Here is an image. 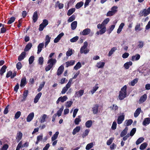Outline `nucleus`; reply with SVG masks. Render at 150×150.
Wrapping results in <instances>:
<instances>
[{"label":"nucleus","instance_id":"de8ad7c7","mask_svg":"<svg viewBox=\"0 0 150 150\" xmlns=\"http://www.w3.org/2000/svg\"><path fill=\"white\" fill-rule=\"evenodd\" d=\"M81 66V63L80 62H78L74 67V69L76 70L80 69Z\"/></svg>","mask_w":150,"mask_h":150},{"label":"nucleus","instance_id":"20e7f679","mask_svg":"<svg viewBox=\"0 0 150 150\" xmlns=\"http://www.w3.org/2000/svg\"><path fill=\"white\" fill-rule=\"evenodd\" d=\"M72 81V79H70L68 83L63 88L61 91V93L62 94H64L68 90L69 88L70 87Z\"/></svg>","mask_w":150,"mask_h":150},{"label":"nucleus","instance_id":"864d4df0","mask_svg":"<svg viewBox=\"0 0 150 150\" xmlns=\"http://www.w3.org/2000/svg\"><path fill=\"white\" fill-rule=\"evenodd\" d=\"M115 27V25H112L109 27V29L108 30V31L109 34H110L114 29Z\"/></svg>","mask_w":150,"mask_h":150},{"label":"nucleus","instance_id":"7ed1b4c3","mask_svg":"<svg viewBox=\"0 0 150 150\" xmlns=\"http://www.w3.org/2000/svg\"><path fill=\"white\" fill-rule=\"evenodd\" d=\"M88 45V42L86 41L85 42L83 43V46L80 49V52L81 54L84 53L85 54H86L89 52V50L87 49Z\"/></svg>","mask_w":150,"mask_h":150},{"label":"nucleus","instance_id":"aec40b11","mask_svg":"<svg viewBox=\"0 0 150 150\" xmlns=\"http://www.w3.org/2000/svg\"><path fill=\"white\" fill-rule=\"evenodd\" d=\"M64 70V66L61 65L60 66L57 70V74L59 76L63 72Z\"/></svg>","mask_w":150,"mask_h":150},{"label":"nucleus","instance_id":"e2e57ef3","mask_svg":"<svg viewBox=\"0 0 150 150\" xmlns=\"http://www.w3.org/2000/svg\"><path fill=\"white\" fill-rule=\"evenodd\" d=\"M34 60V57L33 56H31L29 59V62L30 64H31L33 62Z\"/></svg>","mask_w":150,"mask_h":150},{"label":"nucleus","instance_id":"1a4fd4ad","mask_svg":"<svg viewBox=\"0 0 150 150\" xmlns=\"http://www.w3.org/2000/svg\"><path fill=\"white\" fill-rule=\"evenodd\" d=\"M147 96L146 94H144L143 95L141 96L140 99L139 100V104L144 102L146 99Z\"/></svg>","mask_w":150,"mask_h":150},{"label":"nucleus","instance_id":"c03bdc74","mask_svg":"<svg viewBox=\"0 0 150 150\" xmlns=\"http://www.w3.org/2000/svg\"><path fill=\"white\" fill-rule=\"evenodd\" d=\"M64 108L63 106H62L61 108L57 111V113L56 114L58 117H59L61 115Z\"/></svg>","mask_w":150,"mask_h":150},{"label":"nucleus","instance_id":"a19ab883","mask_svg":"<svg viewBox=\"0 0 150 150\" xmlns=\"http://www.w3.org/2000/svg\"><path fill=\"white\" fill-rule=\"evenodd\" d=\"M47 115L44 114L41 116L40 117V122L41 123H43L45 122L46 118L47 117Z\"/></svg>","mask_w":150,"mask_h":150},{"label":"nucleus","instance_id":"6e6552de","mask_svg":"<svg viewBox=\"0 0 150 150\" xmlns=\"http://www.w3.org/2000/svg\"><path fill=\"white\" fill-rule=\"evenodd\" d=\"M91 30L90 28H86L80 32V34L83 35H86L90 33Z\"/></svg>","mask_w":150,"mask_h":150},{"label":"nucleus","instance_id":"052dcab7","mask_svg":"<svg viewBox=\"0 0 150 150\" xmlns=\"http://www.w3.org/2000/svg\"><path fill=\"white\" fill-rule=\"evenodd\" d=\"M79 39L78 36H75L71 39L70 41L71 42H76Z\"/></svg>","mask_w":150,"mask_h":150},{"label":"nucleus","instance_id":"37998d69","mask_svg":"<svg viewBox=\"0 0 150 150\" xmlns=\"http://www.w3.org/2000/svg\"><path fill=\"white\" fill-rule=\"evenodd\" d=\"M147 145V143L146 142L144 143L141 145L139 147V149L141 150H144L146 148Z\"/></svg>","mask_w":150,"mask_h":150},{"label":"nucleus","instance_id":"79ce46f5","mask_svg":"<svg viewBox=\"0 0 150 150\" xmlns=\"http://www.w3.org/2000/svg\"><path fill=\"white\" fill-rule=\"evenodd\" d=\"M110 21V19L108 18H107L103 21L101 24V25L105 27L106 25Z\"/></svg>","mask_w":150,"mask_h":150},{"label":"nucleus","instance_id":"a18cd8bd","mask_svg":"<svg viewBox=\"0 0 150 150\" xmlns=\"http://www.w3.org/2000/svg\"><path fill=\"white\" fill-rule=\"evenodd\" d=\"M73 103V102L71 101H67L66 102L65 105L67 108L70 107Z\"/></svg>","mask_w":150,"mask_h":150},{"label":"nucleus","instance_id":"09e8293b","mask_svg":"<svg viewBox=\"0 0 150 150\" xmlns=\"http://www.w3.org/2000/svg\"><path fill=\"white\" fill-rule=\"evenodd\" d=\"M75 11V8H72L69 9L68 12L67 14L68 16L71 15Z\"/></svg>","mask_w":150,"mask_h":150},{"label":"nucleus","instance_id":"ddd939ff","mask_svg":"<svg viewBox=\"0 0 150 150\" xmlns=\"http://www.w3.org/2000/svg\"><path fill=\"white\" fill-rule=\"evenodd\" d=\"M140 58V55L139 54H136L132 57L131 60L132 61H137L139 60Z\"/></svg>","mask_w":150,"mask_h":150},{"label":"nucleus","instance_id":"393cba45","mask_svg":"<svg viewBox=\"0 0 150 150\" xmlns=\"http://www.w3.org/2000/svg\"><path fill=\"white\" fill-rule=\"evenodd\" d=\"M81 129V127L79 126L76 127L73 130L72 133L73 135L75 134L78 132Z\"/></svg>","mask_w":150,"mask_h":150},{"label":"nucleus","instance_id":"6ab92c4d","mask_svg":"<svg viewBox=\"0 0 150 150\" xmlns=\"http://www.w3.org/2000/svg\"><path fill=\"white\" fill-rule=\"evenodd\" d=\"M42 93L40 92L37 95L34 100V103H36L38 102L39 100L42 95Z\"/></svg>","mask_w":150,"mask_h":150},{"label":"nucleus","instance_id":"5701e85b","mask_svg":"<svg viewBox=\"0 0 150 150\" xmlns=\"http://www.w3.org/2000/svg\"><path fill=\"white\" fill-rule=\"evenodd\" d=\"M38 12L36 11L34 13L33 16V20L34 23L35 22L38 20Z\"/></svg>","mask_w":150,"mask_h":150},{"label":"nucleus","instance_id":"9b49d317","mask_svg":"<svg viewBox=\"0 0 150 150\" xmlns=\"http://www.w3.org/2000/svg\"><path fill=\"white\" fill-rule=\"evenodd\" d=\"M44 45V44L43 42L40 43L38 45V46L37 54H39L41 52Z\"/></svg>","mask_w":150,"mask_h":150},{"label":"nucleus","instance_id":"c85d7f7f","mask_svg":"<svg viewBox=\"0 0 150 150\" xmlns=\"http://www.w3.org/2000/svg\"><path fill=\"white\" fill-rule=\"evenodd\" d=\"M93 122L91 120H88L85 123V126L87 128H90L92 126Z\"/></svg>","mask_w":150,"mask_h":150},{"label":"nucleus","instance_id":"4d7b16f0","mask_svg":"<svg viewBox=\"0 0 150 150\" xmlns=\"http://www.w3.org/2000/svg\"><path fill=\"white\" fill-rule=\"evenodd\" d=\"M93 146V143L91 142L88 144L86 146V150H89L92 148Z\"/></svg>","mask_w":150,"mask_h":150},{"label":"nucleus","instance_id":"c756f323","mask_svg":"<svg viewBox=\"0 0 150 150\" xmlns=\"http://www.w3.org/2000/svg\"><path fill=\"white\" fill-rule=\"evenodd\" d=\"M74 52V51L72 49L69 48L68 50L66 52V55L67 57L71 56Z\"/></svg>","mask_w":150,"mask_h":150},{"label":"nucleus","instance_id":"774afa93","mask_svg":"<svg viewBox=\"0 0 150 150\" xmlns=\"http://www.w3.org/2000/svg\"><path fill=\"white\" fill-rule=\"evenodd\" d=\"M8 147V146L7 144H5L4 145L0 150H7Z\"/></svg>","mask_w":150,"mask_h":150},{"label":"nucleus","instance_id":"b1692460","mask_svg":"<svg viewBox=\"0 0 150 150\" xmlns=\"http://www.w3.org/2000/svg\"><path fill=\"white\" fill-rule=\"evenodd\" d=\"M27 83L26 79L25 77H23L22 78L21 81V83L20 84V86L21 87H24Z\"/></svg>","mask_w":150,"mask_h":150},{"label":"nucleus","instance_id":"c9c22d12","mask_svg":"<svg viewBox=\"0 0 150 150\" xmlns=\"http://www.w3.org/2000/svg\"><path fill=\"white\" fill-rule=\"evenodd\" d=\"M144 45V42L142 41H138L137 43V47L139 48H142Z\"/></svg>","mask_w":150,"mask_h":150},{"label":"nucleus","instance_id":"6e6d98bb","mask_svg":"<svg viewBox=\"0 0 150 150\" xmlns=\"http://www.w3.org/2000/svg\"><path fill=\"white\" fill-rule=\"evenodd\" d=\"M98 84H97L96 86L93 88L91 92L92 94H93L94 92L98 89L99 87L98 86Z\"/></svg>","mask_w":150,"mask_h":150},{"label":"nucleus","instance_id":"bf43d9fd","mask_svg":"<svg viewBox=\"0 0 150 150\" xmlns=\"http://www.w3.org/2000/svg\"><path fill=\"white\" fill-rule=\"evenodd\" d=\"M110 108H111L112 110L115 111L118 110V107L116 105L114 104L112 106L110 107Z\"/></svg>","mask_w":150,"mask_h":150},{"label":"nucleus","instance_id":"a878e982","mask_svg":"<svg viewBox=\"0 0 150 150\" xmlns=\"http://www.w3.org/2000/svg\"><path fill=\"white\" fill-rule=\"evenodd\" d=\"M75 61L73 60L68 61L66 63V67H68L69 66H72L75 64Z\"/></svg>","mask_w":150,"mask_h":150},{"label":"nucleus","instance_id":"0eeeda50","mask_svg":"<svg viewBox=\"0 0 150 150\" xmlns=\"http://www.w3.org/2000/svg\"><path fill=\"white\" fill-rule=\"evenodd\" d=\"M68 99L67 96H61L59 97L56 101L57 104H58L59 102L63 103L66 101Z\"/></svg>","mask_w":150,"mask_h":150},{"label":"nucleus","instance_id":"58836bf2","mask_svg":"<svg viewBox=\"0 0 150 150\" xmlns=\"http://www.w3.org/2000/svg\"><path fill=\"white\" fill-rule=\"evenodd\" d=\"M43 135L41 134L40 135L38 136L37 138V141L35 142V144H38L40 141H41L42 139Z\"/></svg>","mask_w":150,"mask_h":150},{"label":"nucleus","instance_id":"39448f33","mask_svg":"<svg viewBox=\"0 0 150 150\" xmlns=\"http://www.w3.org/2000/svg\"><path fill=\"white\" fill-rule=\"evenodd\" d=\"M150 13V7L149 8L147 9H144L143 10L140 12V15L141 16H146L149 15Z\"/></svg>","mask_w":150,"mask_h":150},{"label":"nucleus","instance_id":"603ef678","mask_svg":"<svg viewBox=\"0 0 150 150\" xmlns=\"http://www.w3.org/2000/svg\"><path fill=\"white\" fill-rule=\"evenodd\" d=\"M83 4V3L81 1L77 3L75 7L76 8L79 9L82 6Z\"/></svg>","mask_w":150,"mask_h":150},{"label":"nucleus","instance_id":"f8f14e48","mask_svg":"<svg viewBox=\"0 0 150 150\" xmlns=\"http://www.w3.org/2000/svg\"><path fill=\"white\" fill-rule=\"evenodd\" d=\"M22 136L23 134L22 132H17L16 137V139L17 142H19V141L21 139Z\"/></svg>","mask_w":150,"mask_h":150},{"label":"nucleus","instance_id":"f03ea898","mask_svg":"<svg viewBox=\"0 0 150 150\" xmlns=\"http://www.w3.org/2000/svg\"><path fill=\"white\" fill-rule=\"evenodd\" d=\"M56 62L57 61L55 59H49L47 62L48 65L45 68V71H47L50 70L53 67V65L56 64Z\"/></svg>","mask_w":150,"mask_h":150},{"label":"nucleus","instance_id":"423d86ee","mask_svg":"<svg viewBox=\"0 0 150 150\" xmlns=\"http://www.w3.org/2000/svg\"><path fill=\"white\" fill-rule=\"evenodd\" d=\"M97 27L98 29H100V35L104 33L106 30V27L101 25L100 24H98Z\"/></svg>","mask_w":150,"mask_h":150},{"label":"nucleus","instance_id":"3c124183","mask_svg":"<svg viewBox=\"0 0 150 150\" xmlns=\"http://www.w3.org/2000/svg\"><path fill=\"white\" fill-rule=\"evenodd\" d=\"M144 140V138L143 137L139 138L136 142V144L137 145H138L141 143Z\"/></svg>","mask_w":150,"mask_h":150},{"label":"nucleus","instance_id":"2eb2a0df","mask_svg":"<svg viewBox=\"0 0 150 150\" xmlns=\"http://www.w3.org/2000/svg\"><path fill=\"white\" fill-rule=\"evenodd\" d=\"M51 37L48 35H46L45 38V47H46L47 46L50 42Z\"/></svg>","mask_w":150,"mask_h":150},{"label":"nucleus","instance_id":"4be33fe9","mask_svg":"<svg viewBox=\"0 0 150 150\" xmlns=\"http://www.w3.org/2000/svg\"><path fill=\"white\" fill-rule=\"evenodd\" d=\"M77 21H74L72 22L71 25V29L73 30H75L77 26Z\"/></svg>","mask_w":150,"mask_h":150},{"label":"nucleus","instance_id":"f257e3e1","mask_svg":"<svg viewBox=\"0 0 150 150\" xmlns=\"http://www.w3.org/2000/svg\"><path fill=\"white\" fill-rule=\"evenodd\" d=\"M127 86L126 85H125L121 88L120 91H119L118 98L120 100H122L127 97Z\"/></svg>","mask_w":150,"mask_h":150},{"label":"nucleus","instance_id":"680f3d73","mask_svg":"<svg viewBox=\"0 0 150 150\" xmlns=\"http://www.w3.org/2000/svg\"><path fill=\"white\" fill-rule=\"evenodd\" d=\"M75 19V16L74 15H73L70 16L68 20V21L69 22H71L74 21Z\"/></svg>","mask_w":150,"mask_h":150},{"label":"nucleus","instance_id":"338daca9","mask_svg":"<svg viewBox=\"0 0 150 150\" xmlns=\"http://www.w3.org/2000/svg\"><path fill=\"white\" fill-rule=\"evenodd\" d=\"M138 79H135L132 81L130 83V85L132 86H134L137 82Z\"/></svg>","mask_w":150,"mask_h":150},{"label":"nucleus","instance_id":"e433bc0d","mask_svg":"<svg viewBox=\"0 0 150 150\" xmlns=\"http://www.w3.org/2000/svg\"><path fill=\"white\" fill-rule=\"evenodd\" d=\"M59 134V132H55V134H54L51 138V141L52 142L56 140L57 139Z\"/></svg>","mask_w":150,"mask_h":150},{"label":"nucleus","instance_id":"ea45409f","mask_svg":"<svg viewBox=\"0 0 150 150\" xmlns=\"http://www.w3.org/2000/svg\"><path fill=\"white\" fill-rule=\"evenodd\" d=\"M81 116H79L78 117L76 118L74 120V123L76 125H78L79 124V123L81 121Z\"/></svg>","mask_w":150,"mask_h":150},{"label":"nucleus","instance_id":"7c9ffc66","mask_svg":"<svg viewBox=\"0 0 150 150\" xmlns=\"http://www.w3.org/2000/svg\"><path fill=\"white\" fill-rule=\"evenodd\" d=\"M25 53L24 52H22L19 56L18 59L19 61H21L23 60L25 57Z\"/></svg>","mask_w":150,"mask_h":150},{"label":"nucleus","instance_id":"f704fd0d","mask_svg":"<svg viewBox=\"0 0 150 150\" xmlns=\"http://www.w3.org/2000/svg\"><path fill=\"white\" fill-rule=\"evenodd\" d=\"M141 111V108H138L135 111L134 114V117H137L139 114L140 113Z\"/></svg>","mask_w":150,"mask_h":150},{"label":"nucleus","instance_id":"13d9d810","mask_svg":"<svg viewBox=\"0 0 150 150\" xmlns=\"http://www.w3.org/2000/svg\"><path fill=\"white\" fill-rule=\"evenodd\" d=\"M15 20V18L14 17H11L8 21L7 24H10L13 22Z\"/></svg>","mask_w":150,"mask_h":150},{"label":"nucleus","instance_id":"49530a36","mask_svg":"<svg viewBox=\"0 0 150 150\" xmlns=\"http://www.w3.org/2000/svg\"><path fill=\"white\" fill-rule=\"evenodd\" d=\"M132 122L133 121L131 119L127 120L125 122V125L126 126H128L130 125Z\"/></svg>","mask_w":150,"mask_h":150},{"label":"nucleus","instance_id":"473e14b6","mask_svg":"<svg viewBox=\"0 0 150 150\" xmlns=\"http://www.w3.org/2000/svg\"><path fill=\"white\" fill-rule=\"evenodd\" d=\"M117 50V48L116 47H113L109 52L108 56H110Z\"/></svg>","mask_w":150,"mask_h":150},{"label":"nucleus","instance_id":"0e129e2a","mask_svg":"<svg viewBox=\"0 0 150 150\" xmlns=\"http://www.w3.org/2000/svg\"><path fill=\"white\" fill-rule=\"evenodd\" d=\"M44 58L42 57H40L38 59V63L40 65H42L43 64Z\"/></svg>","mask_w":150,"mask_h":150},{"label":"nucleus","instance_id":"bb28decb","mask_svg":"<svg viewBox=\"0 0 150 150\" xmlns=\"http://www.w3.org/2000/svg\"><path fill=\"white\" fill-rule=\"evenodd\" d=\"M132 63L131 61L127 62L124 65V67L127 69H129L130 66L132 65Z\"/></svg>","mask_w":150,"mask_h":150},{"label":"nucleus","instance_id":"8fccbe9b","mask_svg":"<svg viewBox=\"0 0 150 150\" xmlns=\"http://www.w3.org/2000/svg\"><path fill=\"white\" fill-rule=\"evenodd\" d=\"M90 130L89 129H86L82 134V137L83 138H84L88 135L89 132Z\"/></svg>","mask_w":150,"mask_h":150},{"label":"nucleus","instance_id":"f3484780","mask_svg":"<svg viewBox=\"0 0 150 150\" xmlns=\"http://www.w3.org/2000/svg\"><path fill=\"white\" fill-rule=\"evenodd\" d=\"M83 90H81L78 91L76 92L75 94V97H81L83 94Z\"/></svg>","mask_w":150,"mask_h":150},{"label":"nucleus","instance_id":"5fc2aeb1","mask_svg":"<svg viewBox=\"0 0 150 150\" xmlns=\"http://www.w3.org/2000/svg\"><path fill=\"white\" fill-rule=\"evenodd\" d=\"M45 83V81H43L40 84L39 88L37 89L38 92H40L41 91L42 88L44 86Z\"/></svg>","mask_w":150,"mask_h":150},{"label":"nucleus","instance_id":"a211bd4d","mask_svg":"<svg viewBox=\"0 0 150 150\" xmlns=\"http://www.w3.org/2000/svg\"><path fill=\"white\" fill-rule=\"evenodd\" d=\"M150 123V118L147 117L145 118L142 123L143 125L146 126Z\"/></svg>","mask_w":150,"mask_h":150},{"label":"nucleus","instance_id":"2f4dec72","mask_svg":"<svg viewBox=\"0 0 150 150\" xmlns=\"http://www.w3.org/2000/svg\"><path fill=\"white\" fill-rule=\"evenodd\" d=\"M105 63L104 62H98L96 65V67L98 68H102L104 66Z\"/></svg>","mask_w":150,"mask_h":150},{"label":"nucleus","instance_id":"72a5a7b5","mask_svg":"<svg viewBox=\"0 0 150 150\" xmlns=\"http://www.w3.org/2000/svg\"><path fill=\"white\" fill-rule=\"evenodd\" d=\"M7 68L6 66L5 65L2 67L1 69L0 70V74L1 75H3L4 73L6 71V70Z\"/></svg>","mask_w":150,"mask_h":150},{"label":"nucleus","instance_id":"412c9836","mask_svg":"<svg viewBox=\"0 0 150 150\" xmlns=\"http://www.w3.org/2000/svg\"><path fill=\"white\" fill-rule=\"evenodd\" d=\"M141 24L142 25V23H137L135 27V30L136 31H140L142 30V28L141 27Z\"/></svg>","mask_w":150,"mask_h":150},{"label":"nucleus","instance_id":"69168bd1","mask_svg":"<svg viewBox=\"0 0 150 150\" xmlns=\"http://www.w3.org/2000/svg\"><path fill=\"white\" fill-rule=\"evenodd\" d=\"M22 65L21 62H18L16 65V67L17 69L20 70L22 67Z\"/></svg>","mask_w":150,"mask_h":150},{"label":"nucleus","instance_id":"9d476101","mask_svg":"<svg viewBox=\"0 0 150 150\" xmlns=\"http://www.w3.org/2000/svg\"><path fill=\"white\" fill-rule=\"evenodd\" d=\"M98 104L94 105L93 106L92 110L94 114H96L98 112Z\"/></svg>","mask_w":150,"mask_h":150},{"label":"nucleus","instance_id":"cd10ccee","mask_svg":"<svg viewBox=\"0 0 150 150\" xmlns=\"http://www.w3.org/2000/svg\"><path fill=\"white\" fill-rule=\"evenodd\" d=\"M128 130V128L126 127L125 129H124L120 134V136L121 137H122L125 136L127 133V131Z\"/></svg>","mask_w":150,"mask_h":150},{"label":"nucleus","instance_id":"dca6fc26","mask_svg":"<svg viewBox=\"0 0 150 150\" xmlns=\"http://www.w3.org/2000/svg\"><path fill=\"white\" fill-rule=\"evenodd\" d=\"M125 116L123 115H120L117 119V123L119 124H121L124 119Z\"/></svg>","mask_w":150,"mask_h":150},{"label":"nucleus","instance_id":"4c0bfd02","mask_svg":"<svg viewBox=\"0 0 150 150\" xmlns=\"http://www.w3.org/2000/svg\"><path fill=\"white\" fill-rule=\"evenodd\" d=\"M32 46V44L31 43H28L25 46L24 49V50L25 51H27L30 50Z\"/></svg>","mask_w":150,"mask_h":150},{"label":"nucleus","instance_id":"4468645a","mask_svg":"<svg viewBox=\"0 0 150 150\" xmlns=\"http://www.w3.org/2000/svg\"><path fill=\"white\" fill-rule=\"evenodd\" d=\"M34 113L33 112H31L28 116L27 118V121L28 122H30L31 121L34 117Z\"/></svg>","mask_w":150,"mask_h":150}]
</instances>
